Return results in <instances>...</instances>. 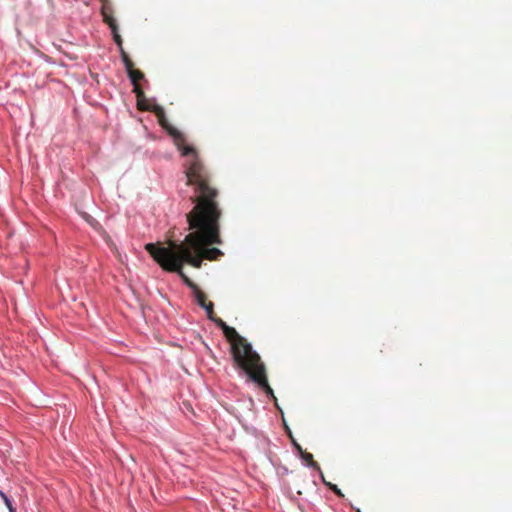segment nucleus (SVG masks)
I'll return each mask as SVG.
<instances>
[{"mask_svg": "<svg viewBox=\"0 0 512 512\" xmlns=\"http://www.w3.org/2000/svg\"><path fill=\"white\" fill-rule=\"evenodd\" d=\"M186 184L194 187L195 195L190 199L194 204L192 211L186 214L189 229L181 243L170 241L166 247L162 243H147L145 250L164 269L181 273L184 263L196 268L204 258L216 260L223 253L218 248H209L212 244H221L218 220L221 211L215 201L217 191L208 185L206 171L198 159L196 151L185 149Z\"/></svg>", "mask_w": 512, "mask_h": 512, "instance_id": "nucleus-1", "label": "nucleus"}, {"mask_svg": "<svg viewBox=\"0 0 512 512\" xmlns=\"http://www.w3.org/2000/svg\"><path fill=\"white\" fill-rule=\"evenodd\" d=\"M207 318L219 327L230 344L233 367L239 377L248 383H256V351L251 343L241 336L235 328L228 326L215 316L214 311L207 313Z\"/></svg>", "mask_w": 512, "mask_h": 512, "instance_id": "nucleus-2", "label": "nucleus"}, {"mask_svg": "<svg viewBox=\"0 0 512 512\" xmlns=\"http://www.w3.org/2000/svg\"><path fill=\"white\" fill-rule=\"evenodd\" d=\"M129 78L131 82L135 86V92L137 93L138 106L140 109L151 110L153 111L160 123V125L167 131V133L173 138L175 145L178 150L181 151V155L183 156L184 150L191 149L195 151L192 146L186 145L184 135L175 127H173L167 120L165 116L164 109L156 103H150L148 100L144 99L143 93L138 90L137 84L140 80L144 78V74L139 71L132 69L128 72Z\"/></svg>", "mask_w": 512, "mask_h": 512, "instance_id": "nucleus-3", "label": "nucleus"}, {"mask_svg": "<svg viewBox=\"0 0 512 512\" xmlns=\"http://www.w3.org/2000/svg\"><path fill=\"white\" fill-rule=\"evenodd\" d=\"M258 387L262 388L267 395L274 399L276 402L277 399L274 395L273 389L269 386L265 366L260 362V356L258 355Z\"/></svg>", "mask_w": 512, "mask_h": 512, "instance_id": "nucleus-4", "label": "nucleus"}, {"mask_svg": "<svg viewBox=\"0 0 512 512\" xmlns=\"http://www.w3.org/2000/svg\"><path fill=\"white\" fill-rule=\"evenodd\" d=\"M102 1V7H101V14L103 17V20L108 26L116 25V21L113 18V9L111 4L108 2V0H101Z\"/></svg>", "mask_w": 512, "mask_h": 512, "instance_id": "nucleus-5", "label": "nucleus"}, {"mask_svg": "<svg viewBox=\"0 0 512 512\" xmlns=\"http://www.w3.org/2000/svg\"><path fill=\"white\" fill-rule=\"evenodd\" d=\"M188 285L192 289V292H193V295H194V298H195V301L197 302V304L200 307L204 306L207 303L206 295L204 294V292L201 291L196 284H194L190 281L188 282Z\"/></svg>", "mask_w": 512, "mask_h": 512, "instance_id": "nucleus-6", "label": "nucleus"}, {"mask_svg": "<svg viewBox=\"0 0 512 512\" xmlns=\"http://www.w3.org/2000/svg\"><path fill=\"white\" fill-rule=\"evenodd\" d=\"M298 447V451L300 452V456L302 460L311 468L320 470L319 464L314 460L313 455L311 453H308L307 451H304L301 449L300 446Z\"/></svg>", "mask_w": 512, "mask_h": 512, "instance_id": "nucleus-7", "label": "nucleus"}, {"mask_svg": "<svg viewBox=\"0 0 512 512\" xmlns=\"http://www.w3.org/2000/svg\"><path fill=\"white\" fill-rule=\"evenodd\" d=\"M109 28L111 29V32L113 34V38H114L115 43L118 45L120 50L123 51V49H122V38L118 34V26H117V24L116 25H111Z\"/></svg>", "mask_w": 512, "mask_h": 512, "instance_id": "nucleus-8", "label": "nucleus"}, {"mask_svg": "<svg viewBox=\"0 0 512 512\" xmlns=\"http://www.w3.org/2000/svg\"><path fill=\"white\" fill-rule=\"evenodd\" d=\"M0 497L2 498L3 502L5 503L6 507L8 508L9 512H16L15 507L12 504V501L10 498L0 490Z\"/></svg>", "mask_w": 512, "mask_h": 512, "instance_id": "nucleus-9", "label": "nucleus"}, {"mask_svg": "<svg viewBox=\"0 0 512 512\" xmlns=\"http://www.w3.org/2000/svg\"><path fill=\"white\" fill-rule=\"evenodd\" d=\"M121 52H122V57H123V62H124L125 68H126L127 72H129L133 69V64H132L131 60L129 59V57L124 53V51H121Z\"/></svg>", "mask_w": 512, "mask_h": 512, "instance_id": "nucleus-10", "label": "nucleus"}, {"mask_svg": "<svg viewBox=\"0 0 512 512\" xmlns=\"http://www.w3.org/2000/svg\"><path fill=\"white\" fill-rule=\"evenodd\" d=\"M121 52H122V57H123V62H124L125 68H126L127 72H129L133 69V64H132L131 60L129 59V57L124 53V51H121Z\"/></svg>", "mask_w": 512, "mask_h": 512, "instance_id": "nucleus-11", "label": "nucleus"}, {"mask_svg": "<svg viewBox=\"0 0 512 512\" xmlns=\"http://www.w3.org/2000/svg\"><path fill=\"white\" fill-rule=\"evenodd\" d=\"M324 483L339 497H344V494L342 493V491L337 487V485L335 484H332V483H329V482H326L324 479H323Z\"/></svg>", "mask_w": 512, "mask_h": 512, "instance_id": "nucleus-12", "label": "nucleus"}, {"mask_svg": "<svg viewBox=\"0 0 512 512\" xmlns=\"http://www.w3.org/2000/svg\"><path fill=\"white\" fill-rule=\"evenodd\" d=\"M202 308L205 309L206 314L207 313H212V311H213V303L212 302H208L204 306H202Z\"/></svg>", "mask_w": 512, "mask_h": 512, "instance_id": "nucleus-13", "label": "nucleus"}, {"mask_svg": "<svg viewBox=\"0 0 512 512\" xmlns=\"http://www.w3.org/2000/svg\"><path fill=\"white\" fill-rule=\"evenodd\" d=\"M357 512H361V511L358 509Z\"/></svg>", "mask_w": 512, "mask_h": 512, "instance_id": "nucleus-14", "label": "nucleus"}]
</instances>
